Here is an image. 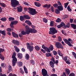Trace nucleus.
<instances>
[{
    "label": "nucleus",
    "mask_w": 76,
    "mask_h": 76,
    "mask_svg": "<svg viewBox=\"0 0 76 76\" xmlns=\"http://www.w3.org/2000/svg\"><path fill=\"white\" fill-rule=\"evenodd\" d=\"M16 54L15 52H14L12 56V58H13L12 60V64L13 66H15L17 62V58H16Z\"/></svg>",
    "instance_id": "nucleus-1"
},
{
    "label": "nucleus",
    "mask_w": 76,
    "mask_h": 76,
    "mask_svg": "<svg viewBox=\"0 0 76 76\" xmlns=\"http://www.w3.org/2000/svg\"><path fill=\"white\" fill-rule=\"evenodd\" d=\"M28 13L31 15H35L37 13V12L35 9L31 8H28Z\"/></svg>",
    "instance_id": "nucleus-2"
},
{
    "label": "nucleus",
    "mask_w": 76,
    "mask_h": 76,
    "mask_svg": "<svg viewBox=\"0 0 76 76\" xmlns=\"http://www.w3.org/2000/svg\"><path fill=\"white\" fill-rule=\"evenodd\" d=\"M63 40L65 42L66 44L68 45L69 47H73V45H72V44H70V42H71L72 44H73V42H73V40H72V39L69 38L68 39V40H67L66 39H64ZM69 41L70 42H69Z\"/></svg>",
    "instance_id": "nucleus-3"
},
{
    "label": "nucleus",
    "mask_w": 76,
    "mask_h": 76,
    "mask_svg": "<svg viewBox=\"0 0 76 76\" xmlns=\"http://www.w3.org/2000/svg\"><path fill=\"white\" fill-rule=\"evenodd\" d=\"M11 4L12 7H15L16 6L19 4V1L16 0H11Z\"/></svg>",
    "instance_id": "nucleus-4"
},
{
    "label": "nucleus",
    "mask_w": 76,
    "mask_h": 76,
    "mask_svg": "<svg viewBox=\"0 0 76 76\" xmlns=\"http://www.w3.org/2000/svg\"><path fill=\"white\" fill-rule=\"evenodd\" d=\"M57 32V31L56 30V28L54 27L50 28L49 31V34L51 35H54Z\"/></svg>",
    "instance_id": "nucleus-5"
},
{
    "label": "nucleus",
    "mask_w": 76,
    "mask_h": 76,
    "mask_svg": "<svg viewBox=\"0 0 76 76\" xmlns=\"http://www.w3.org/2000/svg\"><path fill=\"white\" fill-rule=\"evenodd\" d=\"M36 32H37V30L33 28H30L28 31H26V33L27 34H29V33L35 34L36 33Z\"/></svg>",
    "instance_id": "nucleus-6"
},
{
    "label": "nucleus",
    "mask_w": 76,
    "mask_h": 76,
    "mask_svg": "<svg viewBox=\"0 0 76 76\" xmlns=\"http://www.w3.org/2000/svg\"><path fill=\"white\" fill-rule=\"evenodd\" d=\"M55 45L56 48L59 49V48H61V49H64V48L62 46V45L60 44L59 42H56L55 43Z\"/></svg>",
    "instance_id": "nucleus-7"
},
{
    "label": "nucleus",
    "mask_w": 76,
    "mask_h": 76,
    "mask_svg": "<svg viewBox=\"0 0 76 76\" xmlns=\"http://www.w3.org/2000/svg\"><path fill=\"white\" fill-rule=\"evenodd\" d=\"M18 23V21H11V24L10 25V26L11 28H14L13 25H16Z\"/></svg>",
    "instance_id": "nucleus-8"
},
{
    "label": "nucleus",
    "mask_w": 76,
    "mask_h": 76,
    "mask_svg": "<svg viewBox=\"0 0 76 76\" xmlns=\"http://www.w3.org/2000/svg\"><path fill=\"white\" fill-rule=\"evenodd\" d=\"M26 45H27V48L28 49V48L30 51H32L34 50V47L32 46H30V45L29 43H27Z\"/></svg>",
    "instance_id": "nucleus-9"
},
{
    "label": "nucleus",
    "mask_w": 76,
    "mask_h": 76,
    "mask_svg": "<svg viewBox=\"0 0 76 76\" xmlns=\"http://www.w3.org/2000/svg\"><path fill=\"white\" fill-rule=\"evenodd\" d=\"M42 72L43 76H47V71L46 69H42Z\"/></svg>",
    "instance_id": "nucleus-10"
},
{
    "label": "nucleus",
    "mask_w": 76,
    "mask_h": 76,
    "mask_svg": "<svg viewBox=\"0 0 76 76\" xmlns=\"http://www.w3.org/2000/svg\"><path fill=\"white\" fill-rule=\"evenodd\" d=\"M42 48H43V49L45 50L46 52H47L48 53H50L51 52L50 50H49L48 49V48L47 47H45L44 45H42Z\"/></svg>",
    "instance_id": "nucleus-11"
},
{
    "label": "nucleus",
    "mask_w": 76,
    "mask_h": 76,
    "mask_svg": "<svg viewBox=\"0 0 76 76\" xmlns=\"http://www.w3.org/2000/svg\"><path fill=\"white\" fill-rule=\"evenodd\" d=\"M12 42L13 44H15L16 45H19V42L17 40H13Z\"/></svg>",
    "instance_id": "nucleus-12"
},
{
    "label": "nucleus",
    "mask_w": 76,
    "mask_h": 76,
    "mask_svg": "<svg viewBox=\"0 0 76 76\" xmlns=\"http://www.w3.org/2000/svg\"><path fill=\"white\" fill-rule=\"evenodd\" d=\"M18 11V12H21L22 11V7L21 6H19L17 7Z\"/></svg>",
    "instance_id": "nucleus-13"
},
{
    "label": "nucleus",
    "mask_w": 76,
    "mask_h": 76,
    "mask_svg": "<svg viewBox=\"0 0 76 76\" xmlns=\"http://www.w3.org/2000/svg\"><path fill=\"white\" fill-rule=\"evenodd\" d=\"M57 8L59 11H62L63 10V7L62 5L58 6Z\"/></svg>",
    "instance_id": "nucleus-14"
},
{
    "label": "nucleus",
    "mask_w": 76,
    "mask_h": 76,
    "mask_svg": "<svg viewBox=\"0 0 76 76\" xmlns=\"http://www.w3.org/2000/svg\"><path fill=\"white\" fill-rule=\"evenodd\" d=\"M12 36L15 38H18L19 37V36L18 35L15 33L14 32H12Z\"/></svg>",
    "instance_id": "nucleus-15"
},
{
    "label": "nucleus",
    "mask_w": 76,
    "mask_h": 76,
    "mask_svg": "<svg viewBox=\"0 0 76 76\" xmlns=\"http://www.w3.org/2000/svg\"><path fill=\"white\" fill-rule=\"evenodd\" d=\"M43 7L46 8L47 9H48L49 7H51V5L46 4L43 6Z\"/></svg>",
    "instance_id": "nucleus-16"
},
{
    "label": "nucleus",
    "mask_w": 76,
    "mask_h": 76,
    "mask_svg": "<svg viewBox=\"0 0 76 76\" xmlns=\"http://www.w3.org/2000/svg\"><path fill=\"white\" fill-rule=\"evenodd\" d=\"M24 18L26 19H30L31 17L28 15H23Z\"/></svg>",
    "instance_id": "nucleus-17"
},
{
    "label": "nucleus",
    "mask_w": 76,
    "mask_h": 76,
    "mask_svg": "<svg viewBox=\"0 0 76 76\" xmlns=\"http://www.w3.org/2000/svg\"><path fill=\"white\" fill-rule=\"evenodd\" d=\"M55 63H54L53 61H50V62L49 64L50 65V66L52 67V68H53L54 67V64Z\"/></svg>",
    "instance_id": "nucleus-18"
},
{
    "label": "nucleus",
    "mask_w": 76,
    "mask_h": 76,
    "mask_svg": "<svg viewBox=\"0 0 76 76\" xmlns=\"http://www.w3.org/2000/svg\"><path fill=\"white\" fill-rule=\"evenodd\" d=\"M65 71L66 73H67V74L69 76V74H70V71L69 69L68 68H66L65 69Z\"/></svg>",
    "instance_id": "nucleus-19"
},
{
    "label": "nucleus",
    "mask_w": 76,
    "mask_h": 76,
    "mask_svg": "<svg viewBox=\"0 0 76 76\" xmlns=\"http://www.w3.org/2000/svg\"><path fill=\"white\" fill-rule=\"evenodd\" d=\"M25 23H27L28 25H29V26H31V25H32V23H31V21H29L28 20H26L25 21Z\"/></svg>",
    "instance_id": "nucleus-20"
},
{
    "label": "nucleus",
    "mask_w": 76,
    "mask_h": 76,
    "mask_svg": "<svg viewBox=\"0 0 76 76\" xmlns=\"http://www.w3.org/2000/svg\"><path fill=\"white\" fill-rule=\"evenodd\" d=\"M71 26L72 28H73L74 29H76V24H71Z\"/></svg>",
    "instance_id": "nucleus-21"
},
{
    "label": "nucleus",
    "mask_w": 76,
    "mask_h": 76,
    "mask_svg": "<svg viewBox=\"0 0 76 76\" xmlns=\"http://www.w3.org/2000/svg\"><path fill=\"white\" fill-rule=\"evenodd\" d=\"M14 47L15 48V50L17 53L19 52V49L16 46H15Z\"/></svg>",
    "instance_id": "nucleus-22"
},
{
    "label": "nucleus",
    "mask_w": 76,
    "mask_h": 76,
    "mask_svg": "<svg viewBox=\"0 0 76 76\" xmlns=\"http://www.w3.org/2000/svg\"><path fill=\"white\" fill-rule=\"evenodd\" d=\"M53 49H54L53 46L52 45H50L48 49L49 50H50V51H53Z\"/></svg>",
    "instance_id": "nucleus-23"
},
{
    "label": "nucleus",
    "mask_w": 76,
    "mask_h": 76,
    "mask_svg": "<svg viewBox=\"0 0 76 76\" xmlns=\"http://www.w3.org/2000/svg\"><path fill=\"white\" fill-rule=\"evenodd\" d=\"M34 4L36 6H37V7H40V6H41V4L38 2H34Z\"/></svg>",
    "instance_id": "nucleus-24"
},
{
    "label": "nucleus",
    "mask_w": 76,
    "mask_h": 76,
    "mask_svg": "<svg viewBox=\"0 0 76 76\" xmlns=\"http://www.w3.org/2000/svg\"><path fill=\"white\" fill-rule=\"evenodd\" d=\"M17 63L19 67H21V66H22V64H23V63H22V62L21 61H19V62H17Z\"/></svg>",
    "instance_id": "nucleus-25"
},
{
    "label": "nucleus",
    "mask_w": 76,
    "mask_h": 76,
    "mask_svg": "<svg viewBox=\"0 0 76 76\" xmlns=\"http://www.w3.org/2000/svg\"><path fill=\"white\" fill-rule=\"evenodd\" d=\"M45 55L46 57H52V55L50 53H46Z\"/></svg>",
    "instance_id": "nucleus-26"
},
{
    "label": "nucleus",
    "mask_w": 76,
    "mask_h": 76,
    "mask_svg": "<svg viewBox=\"0 0 76 76\" xmlns=\"http://www.w3.org/2000/svg\"><path fill=\"white\" fill-rule=\"evenodd\" d=\"M34 48L37 51H39V50H40V48L39 47V46L37 45H36L35 46Z\"/></svg>",
    "instance_id": "nucleus-27"
},
{
    "label": "nucleus",
    "mask_w": 76,
    "mask_h": 76,
    "mask_svg": "<svg viewBox=\"0 0 76 76\" xmlns=\"http://www.w3.org/2000/svg\"><path fill=\"white\" fill-rule=\"evenodd\" d=\"M18 57L19 58L21 59L22 58V54L21 53H19L18 55Z\"/></svg>",
    "instance_id": "nucleus-28"
},
{
    "label": "nucleus",
    "mask_w": 76,
    "mask_h": 76,
    "mask_svg": "<svg viewBox=\"0 0 76 76\" xmlns=\"http://www.w3.org/2000/svg\"><path fill=\"white\" fill-rule=\"evenodd\" d=\"M1 20V21H3V22H5V21H6L7 20V18H5L4 17L0 19Z\"/></svg>",
    "instance_id": "nucleus-29"
},
{
    "label": "nucleus",
    "mask_w": 76,
    "mask_h": 76,
    "mask_svg": "<svg viewBox=\"0 0 76 76\" xmlns=\"http://www.w3.org/2000/svg\"><path fill=\"white\" fill-rule=\"evenodd\" d=\"M54 22L53 21H50V26H54Z\"/></svg>",
    "instance_id": "nucleus-30"
},
{
    "label": "nucleus",
    "mask_w": 76,
    "mask_h": 76,
    "mask_svg": "<svg viewBox=\"0 0 76 76\" xmlns=\"http://www.w3.org/2000/svg\"><path fill=\"white\" fill-rule=\"evenodd\" d=\"M8 19L9 21H12L15 20V18L13 17H10Z\"/></svg>",
    "instance_id": "nucleus-31"
},
{
    "label": "nucleus",
    "mask_w": 76,
    "mask_h": 76,
    "mask_svg": "<svg viewBox=\"0 0 76 76\" xmlns=\"http://www.w3.org/2000/svg\"><path fill=\"white\" fill-rule=\"evenodd\" d=\"M58 53L59 56H61V57H62V56H63V54H62L61 53L60 50H58Z\"/></svg>",
    "instance_id": "nucleus-32"
},
{
    "label": "nucleus",
    "mask_w": 76,
    "mask_h": 76,
    "mask_svg": "<svg viewBox=\"0 0 76 76\" xmlns=\"http://www.w3.org/2000/svg\"><path fill=\"white\" fill-rule=\"evenodd\" d=\"M25 58L26 60H28V59L29 58V55L28 54H26L25 56Z\"/></svg>",
    "instance_id": "nucleus-33"
},
{
    "label": "nucleus",
    "mask_w": 76,
    "mask_h": 76,
    "mask_svg": "<svg viewBox=\"0 0 76 76\" xmlns=\"http://www.w3.org/2000/svg\"><path fill=\"white\" fill-rule=\"evenodd\" d=\"M23 68L25 72V73H28V70H27L26 68V67H25V66H24Z\"/></svg>",
    "instance_id": "nucleus-34"
},
{
    "label": "nucleus",
    "mask_w": 76,
    "mask_h": 76,
    "mask_svg": "<svg viewBox=\"0 0 76 76\" xmlns=\"http://www.w3.org/2000/svg\"><path fill=\"white\" fill-rule=\"evenodd\" d=\"M26 31H28V30H29L30 29H29V27L28 26L26 25Z\"/></svg>",
    "instance_id": "nucleus-35"
},
{
    "label": "nucleus",
    "mask_w": 76,
    "mask_h": 76,
    "mask_svg": "<svg viewBox=\"0 0 76 76\" xmlns=\"http://www.w3.org/2000/svg\"><path fill=\"white\" fill-rule=\"evenodd\" d=\"M24 19H25V18L23 16H20V20L22 21Z\"/></svg>",
    "instance_id": "nucleus-36"
},
{
    "label": "nucleus",
    "mask_w": 76,
    "mask_h": 76,
    "mask_svg": "<svg viewBox=\"0 0 76 76\" xmlns=\"http://www.w3.org/2000/svg\"><path fill=\"white\" fill-rule=\"evenodd\" d=\"M67 9L69 12H70L72 11V9H70V6L69 5L67 7Z\"/></svg>",
    "instance_id": "nucleus-37"
},
{
    "label": "nucleus",
    "mask_w": 76,
    "mask_h": 76,
    "mask_svg": "<svg viewBox=\"0 0 76 76\" xmlns=\"http://www.w3.org/2000/svg\"><path fill=\"white\" fill-rule=\"evenodd\" d=\"M0 58L2 60H4V57L3 56V55H0Z\"/></svg>",
    "instance_id": "nucleus-38"
},
{
    "label": "nucleus",
    "mask_w": 76,
    "mask_h": 76,
    "mask_svg": "<svg viewBox=\"0 0 76 76\" xmlns=\"http://www.w3.org/2000/svg\"><path fill=\"white\" fill-rule=\"evenodd\" d=\"M64 4L65 8H67V6H68V4H69V2L65 3Z\"/></svg>",
    "instance_id": "nucleus-39"
},
{
    "label": "nucleus",
    "mask_w": 76,
    "mask_h": 76,
    "mask_svg": "<svg viewBox=\"0 0 76 76\" xmlns=\"http://www.w3.org/2000/svg\"><path fill=\"white\" fill-rule=\"evenodd\" d=\"M0 5H1L2 7H6V5L3 3H0Z\"/></svg>",
    "instance_id": "nucleus-40"
},
{
    "label": "nucleus",
    "mask_w": 76,
    "mask_h": 76,
    "mask_svg": "<svg viewBox=\"0 0 76 76\" xmlns=\"http://www.w3.org/2000/svg\"><path fill=\"white\" fill-rule=\"evenodd\" d=\"M21 34L23 35H26V32L24 31H22L21 32Z\"/></svg>",
    "instance_id": "nucleus-41"
},
{
    "label": "nucleus",
    "mask_w": 76,
    "mask_h": 76,
    "mask_svg": "<svg viewBox=\"0 0 76 76\" xmlns=\"http://www.w3.org/2000/svg\"><path fill=\"white\" fill-rule=\"evenodd\" d=\"M66 63L67 64H70V60H68L66 61Z\"/></svg>",
    "instance_id": "nucleus-42"
},
{
    "label": "nucleus",
    "mask_w": 76,
    "mask_h": 76,
    "mask_svg": "<svg viewBox=\"0 0 76 76\" xmlns=\"http://www.w3.org/2000/svg\"><path fill=\"white\" fill-rule=\"evenodd\" d=\"M1 34H2L3 35H6V33L5 31H2Z\"/></svg>",
    "instance_id": "nucleus-43"
},
{
    "label": "nucleus",
    "mask_w": 76,
    "mask_h": 76,
    "mask_svg": "<svg viewBox=\"0 0 76 76\" xmlns=\"http://www.w3.org/2000/svg\"><path fill=\"white\" fill-rule=\"evenodd\" d=\"M55 12L56 14H59V13H60V11L57 9H56L55 10Z\"/></svg>",
    "instance_id": "nucleus-44"
},
{
    "label": "nucleus",
    "mask_w": 76,
    "mask_h": 76,
    "mask_svg": "<svg viewBox=\"0 0 76 76\" xmlns=\"http://www.w3.org/2000/svg\"><path fill=\"white\" fill-rule=\"evenodd\" d=\"M72 55L74 56V57L76 59V53H75V52H72Z\"/></svg>",
    "instance_id": "nucleus-45"
},
{
    "label": "nucleus",
    "mask_w": 76,
    "mask_h": 76,
    "mask_svg": "<svg viewBox=\"0 0 76 76\" xmlns=\"http://www.w3.org/2000/svg\"><path fill=\"white\" fill-rule=\"evenodd\" d=\"M61 19H60L59 18H57V20H56V22H61Z\"/></svg>",
    "instance_id": "nucleus-46"
},
{
    "label": "nucleus",
    "mask_w": 76,
    "mask_h": 76,
    "mask_svg": "<svg viewBox=\"0 0 76 76\" xmlns=\"http://www.w3.org/2000/svg\"><path fill=\"white\" fill-rule=\"evenodd\" d=\"M66 28H69L70 27V23H68L67 25L65 26Z\"/></svg>",
    "instance_id": "nucleus-47"
},
{
    "label": "nucleus",
    "mask_w": 76,
    "mask_h": 76,
    "mask_svg": "<svg viewBox=\"0 0 76 76\" xmlns=\"http://www.w3.org/2000/svg\"><path fill=\"white\" fill-rule=\"evenodd\" d=\"M43 22H45V23H47L48 20L47 19H46L45 18H43Z\"/></svg>",
    "instance_id": "nucleus-48"
},
{
    "label": "nucleus",
    "mask_w": 76,
    "mask_h": 76,
    "mask_svg": "<svg viewBox=\"0 0 76 76\" xmlns=\"http://www.w3.org/2000/svg\"><path fill=\"white\" fill-rule=\"evenodd\" d=\"M68 17V16L67 15H65L63 16V19H65V18H67Z\"/></svg>",
    "instance_id": "nucleus-49"
},
{
    "label": "nucleus",
    "mask_w": 76,
    "mask_h": 76,
    "mask_svg": "<svg viewBox=\"0 0 76 76\" xmlns=\"http://www.w3.org/2000/svg\"><path fill=\"white\" fill-rule=\"evenodd\" d=\"M53 6H54V7H57V6H58V4H53Z\"/></svg>",
    "instance_id": "nucleus-50"
},
{
    "label": "nucleus",
    "mask_w": 76,
    "mask_h": 76,
    "mask_svg": "<svg viewBox=\"0 0 76 76\" xmlns=\"http://www.w3.org/2000/svg\"><path fill=\"white\" fill-rule=\"evenodd\" d=\"M60 24L62 26H62H65V23L63 22H61Z\"/></svg>",
    "instance_id": "nucleus-51"
},
{
    "label": "nucleus",
    "mask_w": 76,
    "mask_h": 76,
    "mask_svg": "<svg viewBox=\"0 0 76 76\" xmlns=\"http://www.w3.org/2000/svg\"><path fill=\"white\" fill-rule=\"evenodd\" d=\"M1 67L4 66V67L6 66V65L2 63L1 64Z\"/></svg>",
    "instance_id": "nucleus-52"
},
{
    "label": "nucleus",
    "mask_w": 76,
    "mask_h": 76,
    "mask_svg": "<svg viewBox=\"0 0 76 76\" xmlns=\"http://www.w3.org/2000/svg\"><path fill=\"white\" fill-rule=\"evenodd\" d=\"M69 76H75V75L74 73H71L69 74Z\"/></svg>",
    "instance_id": "nucleus-53"
},
{
    "label": "nucleus",
    "mask_w": 76,
    "mask_h": 76,
    "mask_svg": "<svg viewBox=\"0 0 76 76\" xmlns=\"http://www.w3.org/2000/svg\"><path fill=\"white\" fill-rule=\"evenodd\" d=\"M30 62L31 64H35V63H34V61L33 60H31Z\"/></svg>",
    "instance_id": "nucleus-54"
},
{
    "label": "nucleus",
    "mask_w": 76,
    "mask_h": 76,
    "mask_svg": "<svg viewBox=\"0 0 76 76\" xmlns=\"http://www.w3.org/2000/svg\"><path fill=\"white\" fill-rule=\"evenodd\" d=\"M58 39L59 41H61V40H62L60 36L58 37Z\"/></svg>",
    "instance_id": "nucleus-55"
},
{
    "label": "nucleus",
    "mask_w": 76,
    "mask_h": 76,
    "mask_svg": "<svg viewBox=\"0 0 76 76\" xmlns=\"http://www.w3.org/2000/svg\"><path fill=\"white\" fill-rule=\"evenodd\" d=\"M57 3L58 4V5H59V6H62V5H61V2H60V1H58Z\"/></svg>",
    "instance_id": "nucleus-56"
},
{
    "label": "nucleus",
    "mask_w": 76,
    "mask_h": 76,
    "mask_svg": "<svg viewBox=\"0 0 76 76\" xmlns=\"http://www.w3.org/2000/svg\"><path fill=\"white\" fill-rule=\"evenodd\" d=\"M53 53L54 55H57V52L56 51H53Z\"/></svg>",
    "instance_id": "nucleus-57"
},
{
    "label": "nucleus",
    "mask_w": 76,
    "mask_h": 76,
    "mask_svg": "<svg viewBox=\"0 0 76 76\" xmlns=\"http://www.w3.org/2000/svg\"><path fill=\"white\" fill-rule=\"evenodd\" d=\"M67 60V57L65 56L64 58V61L66 62Z\"/></svg>",
    "instance_id": "nucleus-58"
},
{
    "label": "nucleus",
    "mask_w": 76,
    "mask_h": 76,
    "mask_svg": "<svg viewBox=\"0 0 76 76\" xmlns=\"http://www.w3.org/2000/svg\"><path fill=\"white\" fill-rule=\"evenodd\" d=\"M7 31L8 32H11V29L9 28H8L7 29Z\"/></svg>",
    "instance_id": "nucleus-59"
},
{
    "label": "nucleus",
    "mask_w": 76,
    "mask_h": 76,
    "mask_svg": "<svg viewBox=\"0 0 76 76\" xmlns=\"http://www.w3.org/2000/svg\"><path fill=\"white\" fill-rule=\"evenodd\" d=\"M20 73H23V71L22 70V68H20Z\"/></svg>",
    "instance_id": "nucleus-60"
},
{
    "label": "nucleus",
    "mask_w": 76,
    "mask_h": 76,
    "mask_svg": "<svg viewBox=\"0 0 76 76\" xmlns=\"http://www.w3.org/2000/svg\"><path fill=\"white\" fill-rule=\"evenodd\" d=\"M51 9L52 12H54V9L53 8V7H51Z\"/></svg>",
    "instance_id": "nucleus-61"
},
{
    "label": "nucleus",
    "mask_w": 76,
    "mask_h": 76,
    "mask_svg": "<svg viewBox=\"0 0 76 76\" xmlns=\"http://www.w3.org/2000/svg\"><path fill=\"white\" fill-rule=\"evenodd\" d=\"M8 70H12V66H9L8 67Z\"/></svg>",
    "instance_id": "nucleus-62"
},
{
    "label": "nucleus",
    "mask_w": 76,
    "mask_h": 76,
    "mask_svg": "<svg viewBox=\"0 0 76 76\" xmlns=\"http://www.w3.org/2000/svg\"><path fill=\"white\" fill-rule=\"evenodd\" d=\"M0 76H7L6 74H2V73H0Z\"/></svg>",
    "instance_id": "nucleus-63"
},
{
    "label": "nucleus",
    "mask_w": 76,
    "mask_h": 76,
    "mask_svg": "<svg viewBox=\"0 0 76 76\" xmlns=\"http://www.w3.org/2000/svg\"><path fill=\"white\" fill-rule=\"evenodd\" d=\"M33 76H35V75H36V72L35 71H34L33 72Z\"/></svg>",
    "instance_id": "nucleus-64"
}]
</instances>
